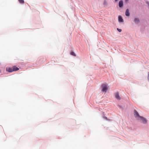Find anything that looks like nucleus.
<instances>
[{
  "instance_id": "obj_9",
  "label": "nucleus",
  "mask_w": 149,
  "mask_h": 149,
  "mask_svg": "<svg viewBox=\"0 0 149 149\" xmlns=\"http://www.w3.org/2000/svg\"><path fill=\"white\" fill-rule=\"evenodd\" d=\"M118 21L120 22H123V20L122 19V17L120 16H119L118 17Z\"/></svg>"
},
{
  "instance_id": "obj_5",
  "label": "nucleus",
  "mask_w": 149,
  "mask_h": 149,
  "mask_svg": "<svg viewBox=\"0 0 149 149\" xmlns=\"http://www.w3.org/2000/svg\"><path fill=\"white\" fill-rule=\"evenodd\" d=\"M6 70L7 71L9 72H12L13 71L12 67V68H6Z\"/></svg>"
},
{
  "instance_id": "obj_11",
  "label": "nucleus",
  "mask_w": 149,
  "mask_h": 149,
  "mask_svg": "<svg viewBox=\"0 0 149 149\" xmlns=\"http://www.w3.org/2000/svg\"><path fill=\"white\" fill-rule=\"evenodd\" d=\"M19 2L21 3H24V0H18Z\"/></svg>"
},
{
  "instance_id": "obj_7",
  "label": "nucleus",
  "mask_w": 149,
  "mask_h": 149,
  "mask_svg": "<svg viewBox=\"0 0 149 149\" xmlns=\"http://www.w3.org/2000/svg\"><path fill=\"white\" fill-rule=\"evenodd\" d=\"M134 22L136 24H138L139 22V18H135L134 19Z\"/></svg>"
},
{
  "instance_id": "obj_6",
  "label": "nucleus",
  "mask_w": 149,
  "mask_h": 149,
  "mask_svg": "<svg viewBox=\"0 0 149 149\" xmlns=\"http://www.w3.org/2000/svg\"><path fill=\"white\" fill-rule=\"evenodd\" d=\"M118 5L120 8H121L123 6V1L122 0H121L119 1Z\"/></svg>"
},
{
  "instance_id": "obj_15",
  "label": "nucleus",
  "mask_w": 149,
  "mask_h": 149,
  "mask_svg": "<svg viewBox=\"0 0 149 149\" xmlns=\"http://www.w3.org/2000/svg\"><path fill=\"white\" fill-rule=\"evenodd\" d=\"M129 0H125L126 1H128Z\"/></svg>"
},
{
  "instance_id": "obj_10",
  "label": "nucleus",
  "mask_w": 149,
  "mask_h": 149,
  "mask_svg": "<svg viewBox=\"0 0 149 149\" xmlns=\"http://www.w3.org/2000/svg\"><path fill=\"white\" fill-rule=\"evenodd\" d=\"M12 68L13 71H17L19 70V68L15 66H13Z\"/></svg>"
},
{
  "instance_id": "obj_2",
  "label": "nucleus",
  "mask_w": 149,
  "mask_h": 149,
  "mask_svg": "<svg viewBox=\"0 0 149 149\" xmlns=\"http://www.w3.org/2000/svg\"><path fill=\"white\" fill-rule=\"evenodd\" d=\"M134 115L136 118H140L141 116L139 115V113L136 110H134Z\"/></svg>"
},
{
  "instance_id": "obj_4",
  "label": "nucleus",
  "mask_w": 149,
  "mask_h": 149,
  "mask_svg": "<svg viewBox=\"0 0 149 149\" xmlns=\"http://www.w3.org/2000/svg\"><path fill=\"white\" fill-rule=\"evenodd\" d=\"M115 97L117 99L120 100V98L119 95V94L118 93H116L115 94Z\"/></svg>"
},
{
  "instance_id": "obj_13",
  "label": "nucleus",
  "mask_w": 149,
  "mask_h": 149,
  "mask_svg": "<svg viewBox=\"0 0 149 149\" xmlns=\"http://www.w3.org/2000/svg\"><path fill=\"white\" fill-rule=\"evenodd\" d=\"M117 30L119 32H121L122 31V30L121 29H119L118 28H117Z\"/></svg>"
},
{
  "instance_id": "obj_16",
  "label": "nucleus",
  "mask_w": 149,
  "mask_h": 149,
  "mask_svg": "<svg viewBox=\"0 0 149 149\" xmlns=\"http://www.w3.org/2000/svg\"><path fill=\"white\" fill-rule=\"evenodd\" d=\"M118 0H115V1H118Z\"/></svg>"
},
{
  "instance_id": "obj_3",
  "label": "nucleus",
  "mask_w": 149,
  "mask_h": 149,
  "mask_svg": "<svg viewBox=\"0 0 149 149\" xmlns=\"http://www.w3.org/2000/svg\"><path fill=\"white\" fill-rule=\"evenodd\" d=\"M142 120V122L143 123H147V120L146 119L143 117L142 116H140V118Z\"/></svg>"
},
{
  "instance_id": "obj_12",
  "label": "nucleus",
  "mask_w": 149,
  "mask_h": 149,
  "mask_svg": "<svg viewBox=\"0 0 149 149\" xmlns=\"http://www.w3.org/2000/svg\"><path fill=\"white\" fill-rule=\"evenodd\" d=\"M70 54L73 56H76V54L74 53L73 52H71L70 53Z\"/></svg>"
},
{
  "instance_id": "obj_1",
  "label": "nucleus",
  "mask_w": 149,
  "mask_h": 149,
  "mask_svg": "<svg viewBox=\"0 0 149 149\" xmlns=\"http://www.w3.org/2000/svg\"><path fill=\"white\" fill-rule=\"evenodd\" d=\"M102 91L103 92H106L108 89L107 86L103 84L102 85Z\"/></svg>"
},
{
  "instance_id": "obj_14",
  "label": "nucleus",
  "mask_w": 149,
  "mask_h": 149,
  "mask_svg": "<svg viewBox=\"0 0 149 149\" xmlns=\"http://www.w3.org/2000/svg\"><path fill=\"white\" fill-rule=\"evenodd\" d=\"M104 118L105 119H106V120H108V119H107V118L106 117V116H104Z\"/></svg>"
},
{
  "instance_id": "obj_8",
  "label": "nucleus",
  "mask_w": 149,
  "mask_h": 149,
  "mask_svg": "<svg viewBox=\"0 0 149 149\" xmlns=\"http://www.w3.org/2000/svg\"><path fill=\"white\" fill-rule=\"evenodd\" d=\"M125 15L127 16H129L130 15V13L129 12L128 9H126L125 13Z\"/></svg>"
}]
</instances>
